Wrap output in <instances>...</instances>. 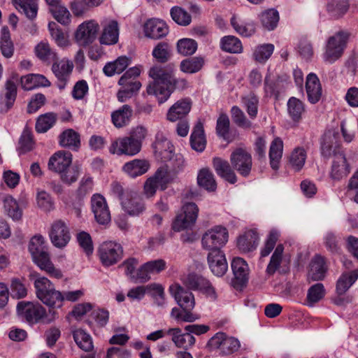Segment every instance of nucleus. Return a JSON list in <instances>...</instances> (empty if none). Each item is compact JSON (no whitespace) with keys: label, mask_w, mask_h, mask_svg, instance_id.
Returning <instances> with one entry per match:
<instances>
[{"label":"nucleus","mask_w":358,"mask_h":358,"mask_svg":"<svg viewBox=\"0 0 358 358\" xmlns=\"http://www.w3.org/2000/svg\"><path fill=\"white\" fill-rule=\"evenodd\" d=\"M30 252L34 262L41 269L49 274L50 277L59 279L62 277L60 270L56 268L50 259L46 251L45 239L41 235H36L31 238L29 244Z\"/></svg>","instance_id":"obj_4"},{"label":"nucleus","mask_w":358,"mask_h":358,"mask_svg":"<svg viewBox=\"0 0 358 358\" xmlns=\"http://www.w3.org/2000/svg\"><path fill=\"white\" fill-rule=\"evenodd\" d=\"M190 144L193 150L201 152L205 150L206 140L203 124L198 122L194 127L190 136Z\"/></svg>","instance_id":"obj_40"},{"label":"nucleus","mask_w":358,"mask_h":358,"mask_svg":"<svg viewBox=\"0 0 358 358\" xmlns=\"http://www.w3.org/2000/svg\"><path fill=\"white\" fill-rule=\"evenodd\" d=\"M231 269L234 280L231 282L234 287L239 289L245 286L248 280L249 268L247 262L241 257H235L231 262Z\"/></svg>","instance_id":"obj_18"},{"label":"nucleus","mask_w":358,"mask_h":358,"mask_svg":"<svg viewBox=\"0 0 358 358\" xmlns=\"http://www.w3.org/2000/svg\"><path fill=\"white\" fill-rule=\"evenodd\" d=\"M108 150L112 155L134 156L137 155L141 148L128 136L113 140Z\"/></svg>","instance_id":"obj_13"},{"label":"nucleus","mask_w":358,"mask_h":358,"mask_svg":"<svg viewBox=\"0 0 358 358\" xmlns=\"http://www.w3.org/2000/svg\"><path fill=\"white\" fill-rule=\"evenodd\" d=\"M48 28L52 38L58 46L65 48L69 45V41L67 36L59 29L58 25L55 22H50Z\"/></svg>","instance_id":"obj_60"},{"label":"nucleus","mask_w":358,"mask_h":358,"mask_svg":"<svg viewBox=\"0 0 358 358\" xmlns=\"http://www.w3.org/2000/svg\"><path fill=\"white\" fill-rule=\"evenodd\" d=\"M121 204L124 210L131 216H138L145 210L141 199L134 192H126V195L122 198Z\"/></svg>","instance_id":"obj_23"},{"label":"nucleus","mask_w":358,"mask_h":358,"mask_svg":"<svg viewBox=\"0 0 358 358\" xmlns=\"http://www.w3.org/2000/svg\"><path fill=\"white\" fill-rule=\"evenodd\" d=\"M275 47L271 43H264L255 47L253 51L254 59L261 64H264L273 53Z\"/></svg>","instance_id":"obj_55"},{"label":"nucleus","mask_w":358,"mask_h":358,"mask_svg":"<svg viewBox=\"0 0 358 358\" xmlns=\"http://www.w3.org/2000/svg\"><path fill=\"white\" fill-rule=\"evenodd\" d=\"M148 168L149 164L147 161L136 159L127 162L123 166V170L130 177L136 178L146 173Z\"/></svg>","instance_id":"obj_41"},{"label":"nucleus","mask_w":358,"mask_h":358,"mask_svg":"<svg viewBox=\"0 0 358 358\" xmlns=\"http://www.w3.org/2000/svg\"><path fill=\"white\" fill-rule=\"evenodd\" d=\"M166 268V262L163 259L149 261L143 264L137 270V278L141 282L148 281L152 275H156L165 270Z\"/></svg>","instance_id":"obj_22"},{"label":"nucleus","mask_w":358,"mask_h":358,"mask_svg":"<svg viewBox=\"0 0 358 358\" xmlns=\"http://www.w3.org/2000/svg\"><path fill=\"white\" fill-rule=\"evenodd\" d=\"M57 120V115L47 113L41 115L36 120L35 129L38 133H45L53 127Z\"/></svg>","instance_id":"obj_53"},{"label":"nucleus","mask_w":358,"mask_h":358,"mask_svg":"<svg viewBox=\"0 0 358 358\" xmlns=\"http://www.w3.org/2000/svg\"><path fill=\"white\" fill-rule=\"evenodd\" d=\"M131 64V58L127 56H120L113 62H107L103 68V73L111 77L115 74H120Z\"/></svg>","instance_id":"obj_32"},{"label":"nucleus","mask_w":358,"mask_h":358,"mask_svg":"<svg viewBox=\"0 0 358 358\" xmlns=\"http://www.w3.org/2000/svg\"><path fill=\"white\" fill-rule=\"evenodd\" d=\"M91 208L96 221L100 224H106L110 221V213L106 199L100 194L91 197Z\"/></svg>","instance_id":"obj_15"},{"label":"nucleus","mask_w":358,"mask_h":358,"mask_svg":"<svg viewBox=\"0 0 358 358\" xmlns=\"http://www.w3.org/2000/svg\"><path fill=\"white\" fill-rule=\"evenodd\" d=\"M99 26L94 20H89L80 24L76 30L75 38L81 45L92 43L96 38Z\"/></svg>","instance_id":"obj_16"},{"label":"nucleus","mask_w":358,"mask_h":358,"mask_svg":"<svg viewBox=\"0 0 358 358\" xmlns=\"http://www.w3.org/2000/svg\"><path fill=\"white\" fill-rule=\"evenodd\" d=\"M220 48L227 52L239 54L243 52L241 41L234 36H225L220 40Z\"/></svg>","instance_id":"obj_47"},{"label":"nucleus","mask_w":358,"mask_h":358,"mask_svg":"<svg viewBox=\"0 0 358 358\" xmlns=\"http://www.w3.org/2000/svg\"><path fill=\"white\" fill-rule=\"evenodd\" d=\"M232 167L243 177L249 176L252 166V157L244 149L238 148L234 150L230 157Z\"/></svg>","instance_id":"obj_14"},{"label":"nucleus","mask_w":358,"mask_h":358,"mask_svg":"<svg viewBox=\"0 0 358 358\" xmlns=\"http://www.w3.org/2000/svg\"><path fill=\"white\" fill-rule=\"evenodd\" d=\"M36 56L43 62H50L57 58L56 53L51 50L48 43L41 42L35 48Z\"/></svg>","instance_id":"obj_61"},{"label":"nucleus","mask_w":358,"mask_h":358,"mask_svg":"<svg viewBox=\"0 0 358 358\" xmlns=\"http://www.w3.org/2000/svg\"><path fill=\"white\" fill-rule=\"evenodd\" d=\"M327 271L324 258L321 255H315L311 260L308 278L314 281L322 280L324 278Z\"/></svg>","instance_id":"obj_35"},{"label":"nucleus","mask_w":358,"mask_h":358,"mask_svg":"<svg viewBox=\"0 0 358 358\" xmlns=\"http://www.w3.org/2000/svg\"><path fill=\"white\" fill-rule=\"evenodd\" d=\"M169 292L182 310H192L195 306L194 295L189 290L178 285L169 287Z\"/></svg>","instance_id":"obj_19"},{"label":"nucleus","mask_w":358,"mask_h":358,"mask_svg":"<svg viewBox=\"0 0 358 358\" xmlns=\"http://www.w3.org/2000/svg\"><path fill=\"white\" fill-rule=\"evenodd\" d=\"M349 37L350 33L342 30L336 32L327 38L322 55L325 63L332 64L341 58L347 46Z\"/></svg>","instance_id":"obj_6"},{"label":"nucleus","mask_w":358,"mask_h":358,"mask_svg":"<svg viewBox=\"0 0 358 358\" xmlns=\"http://www.w3.org/2000/svg\"><path fill=\"white\" fill-rule=\"evenodd\" d=\"M348 7V0H331L327 5V10L331 17L338 19L346 13Z\"/></svg>","instance_id":"obj_46"},{"label":"nucleus","mask_w":358,"mask_h":358,"mask_svg":"<svg viewBox=\"0 0 358 358\" xmlns=\"http://www.w3.org/2000/svg\"><path fill=\"white\" fill-rule=\"evenodd\" d=\"M199 208L194 203H185L172 224L173 230L181 231L191 229L196 223Z\"/></svg>","instance_id":"obj_7"},{"label":"nucleus","mask_w":358,"mask_h":358,"mask_svg":"<svg viewBox=\"0 0 358 358\" xmlns=\"http://www.w3.org/2000/svg\"><path fill=\"white\" fill-rule=\"evenodd\" d=\"M97 252L101 264L104 266H110L122 259L124 250L120 243L106 241L100 244Z\"/></svg>","instance_id":"obj_8"},{"label":"nucleus","mask_w":358,"mask_h":358,"mask_svg":"<svg viewBox=\"0 0 358 358\" xmlns=\"http://www.w3.org/2000/svg\"><path fill=\"white\" fill-rule=\"evenodd\" d=\"M259 239L258 234L255 230H248L238 237L236 245L241 252H250L256 250Z\"/></svg>","instance_id":"obj_28"},{"label":"nucleus","mask_w":358,"mask_h":358,"mask_svg":"<svg viewBox=\"0 0 358 358\" xmlns=\"http://www.w3.org/2000/svg\"><path fill=\"white\" fill-rule=\"evenodd\" d=\"M287 112L291 119L294 122H299L305 112L303 103L296 97L289 99L287 103Z\"/></svg>","instance_id":"obj_51"},{"label":"nucleus","mask_w":358,"mask_h":358,"mask_svg":"<svg viewBox=\"0 0 358 358\" xmlns=\"http://www.w3.org/2000/svg\"><path fill=\"white\" fill-rule=\"evenodd\" d=\"M73 336L75 342L78 347L85 352H90L93 349V342L92 337L85 331L79 329L73 332Z\"/></svg>","instance_id":"obj_56"},{"label":"nucleus","mask_w":358,"mask_h":358,"mask_svg":"<svg viewBox=\"0 0 358 358\" xmlns=\"http://www.w3.org/2000/svg\"><path fill=\"white\" fill-rule=\"evenodd\" d=\"M21 85L24 90H31L40 87H49L50 82L43 75L29 74L20 79Z\"/></svg>","instance_id":"obj_36"},{"label":"nucleus","mask_w":358,"mask_h":358,"mask_svg":"<svg viewBox=\"0 0 358 358\" xmlns=\"http://www.w3.org/2000/svg\"><path fill=\"white\" fill-rule=\"evenodd\" d=\"M306 159V152L303 148H296L290 155L289 164L296 171H300L304 166Z\"/></svg>","instance_id":"obj_63"},{"label":"nucleus","mask_w":358,"mask_h":358,"mask_svg":"<svg viewBox=\"0 0 358 358\" xmlns=\"http://www.w3.org/2000/svg\"><path fill=\"white\" fill-rule=\"evenodd\" d=\"M102 32L99 42L103 45H114L117 43L119 38V27L117 21L106 20L102 22Z\"/></svg>","instance_id":"obj_26"},{"label":"nucleus","mask_w":358,"mask_h":358,"mask_svg":"<svg viewBox=\"0 0 358 358\" xmlns=\"http://www.w3.org/2000/svg\"><path fill=\"white\" fill-rule=\"evenodd\" d=\"M242 106L245 109L250 118L254 120L257 117L259 107V98L254 92H249L241 98Z\"/></svg>","instance_id":"obj_42"},{"label":"nucleus","mask_w":358,"mask_h":358,"mask_svg":"<svg viewBox=\"0 0 358 358\" xmlns=\"http://www.w3.org/2000/svg\"><path fill=\"white\" fill-rule=\"evenodd\" d=\"M15 78L13 76L6 80L3 87L0 90V113H6L10 110L16 100L17 87Z\"/></svg>","instance_id":"obj_11"},{"label":"nucleus","mask_w":358,"mask_h":358,"mask_svg":"<svg viewBox=\"0 0 358 358\" xmlns=\"http://www.w3.org/2000/svg\"><path fill=\"white\" fill-rule=\"evenodd\" d=\"M143 33L147 38L157 40L168 34L169 27L164 21L151 18L144 23Z\"/></svg>","instance_id":"obj_20"},{"label":"nucleus","mask_w":358,"mask_h":358,"mask_svg":"<svg viewBox=\"0 0 358 358\" xmlns=\"http://www.w3.org/2000/svg\"><path fill=\"white\" fill-rule=\"evenodd\" d=\"M49 236L52 245L57 248L66 247L71 239L69 229L61 220H56L52 224Z\"/></svg>","instance_id":"obj_12"},{"label":"nucleus","mask_w":358,"mask_h":358,"mask_svg":"<svg viewBox=\"0 0 358 358\" xmlns=\"http://www.w3.org/2000/svg\"><path fill=\"white\" fill-rule=\"evenodd\" d=\"M163 162H166L165 166L161 167L158 171H162L169 178H171L172 182L177 174L182 171L185 168V163L183 156L180 153L173 152Z\"/></svg>","instance_id":"obj_21"},{"label":"nucleus","mask_w":358,"mask_h":358,"mask_svg":"<svg viewBox=\"0 0 358 358\" xmlns=\"http://www.w3.org/2000/svg\"><path fill=\"white\" fill-rule=\"evenodd\" d=\"M192 101L190 99L185 98L178 100L168 110L166 118L170 122H176L182 120L190 111Z\"/></svg>","instance_id":"obj_27"},{"label":"nucleus","mask_w":358,"mask_h":358,"mask_svg":"<svg viewBox=\"0 0 358 358\" xmlns=\"http://www.w3.org/2000/svg\"><path fill=\"white\" fill-rule=\"evenodd\" d=\"M73 69V62L65 58L53 63L52 71L58 80L57 86L60 90L65 88Z\"/></svg>","instance_id":"obj_17"},{"label":"nucleus","mask_w":358,"mask_h":358,"mask_svg":"<svg viewBox=\"0 0 358 358\" xmlns=\"http://www.w3.org/2000/svg\"><path fill=\"white\" fill-rule=\"evenodd\" d=\"M141 73L138 67H131L120 78L118 84L122 87L132 88L133 90H138L141 87V83L137 78Z\"/></svg>","instance_id":"obj_38"},{"label":"nucleus","mask_w":358,"mask_h":358,"mask_svg":"<svg viewBox=\"0 0 358 358\" xmlns=\"http://www.w3.org/2000/svg\"><path fill=\"white\" fill-rule=\"evenodd\" d=\"M208 263L212 273L218 277L222 276L228 269L224 253L221 250H215L208 255Z\"/></svg>","instance_id":"obj_24"},{"label":"nucleus","mask_w":358,"mask_h":358,"mask_svg":"<svg viewBox=\"0 0 358 358\" xmlns=\"http://www.w3.org/2000/svg\"><path fill=\"white\" fill-rule=\"evenodd\" d=\"M325 289L323 284L318 282L312 285L308 290L307 301L310 305L320 301L325 296Z\"/></svg>","instance_id":"obj_64"},{"label":"nucleus","mask_w":358,"mask_h":358,"mask_svg":"<svg viewBox=\"0 0 358 358\" xmlns=\"http://www.w3.org/2000/svg\"><path fill=\"white\" fill-rule=\"evenodd\" d=\"M229 233L227 228L217 225L207 230L202 236V247L210 252L220 250L227 243Z\"/></svg>","instance_id":"obj_9"},{"label":"nucleus","mask_w":358,"mask_h":358,"mask_svg":"<svg viewBox=\"0 0 358 358\" xmlns=\"http://www.w3.org/2000/svg\"><path fill=\"white\" fill-rule=\"evenodd\" d=\"M284 246L282 244H278L272 254L269 263L266 267V272L268 275H273L279 268L282 261Z\"/></svg>","instance_id":"obj_57"},{"label":"nucleus","mask_w":358,"mask_h":358,"mask_svg":"<svg viewBox=\"0 0 358 358\" xmlns=\"http://www.w3.org/2000/svg\"><path fill=\"white\" fill-rule=\"evenodd\" d=\"M170 182H171V178H169L162 171L157 170L154 177L148 179L145 182L144 185L145 194L148 197L152 196L158 187L164 190Z\"/></svg>","instance_id":"obj_25"},{"label":"nucleus","mask_w":358,"mask_h":358,"mask_svg":"<svg viewBox=\"0 0 358 358\" xmlns=\"http://www.w3.org/2000/svg\"><path fill=\"white\" fill-rule=\"evenodd\" d=\"M109 320V313L104 309L93 310L88 320L89 325L94 329L105 327Z\"/></svg>","instance_id":"obj_52"},{"label":"nucleus","mask_w":358,"mask_h":358,"mask_svg":"<svg viewBox=\"0 0 358 358\" xmlns=\"http://www.w3.org/2000/svg\"><path fill=\"white\" fill-rule=\"evenodd\" d=\"M283 142L280 138H275L271 143L269 150L271 166L273 169H278L282 156Z\"/></svg>","instance_id":"obj_44"},{"label":"nucleus","mask_w":358,"mask_h":358,"mask_svg":"<svg viewBox=\"0 0 358 358\" xmlns=\"http://www.w3.org/2000/svg\"><path fill=\"white\" fill-rule=\"evenodd\" d=\"M36 296L45 306L52 308H59L63 306L64 296L56 290L53 284L47 278H37L34 282Z\"/></svg>","instance_id":"obj_5"},{"label":"nucleus","mask_w":358,"mask_h":358,"mask_svg":"<svg viewBox=\"0 0 358 358\" xmlns=\"http://www.w3.org/2000/svg\"><path fill=\"white\" fill-rule=\"evenodd\" d=\"M197 182L200 187L209 192H213L217 188V183L214 175L208 169H203L199 172Z\"/></svg>","instance_id":"obj_49"},{"label":"nucleus","mask_w":358,"mask_h":358,"mask_svg":"<svg viewBox=\"0 0 358 358\" xmlns=\"http://www.w3.org/2000/svg\"><path fill=\"white\" fill-rule=\"evenodd\" d=\"M306 88L308 101L311 103L318 102L322 96V87L316 74L310 73L307 76Z\"/></svg>","instance_id":"obj_30"},{"label":"nucleus","mask_w":358,"mask_h":358,"mask_svg":"<svg viewBox=\"0 0 358 358\" xmlns=\"http://www.w3.org/2000/svg\"><path fill=\"white\" fill-rule=\"evenodd\" d=\"M149 76L153 81L148 85L147 92L155 95L160 104L166 101L175 90L182 91L188 87L186 79L177 78L173 71L166 68L153 66Z\"/></svg>","instance_id":"obj_1"},{"label":"nucleus","mask_w":358,"mask_h":358,"mask_svg":"<svg viewBox=\"0 0 358 358\" xmlns=\"http://www.w3.org/2000/svg\"><path fill=\"white\" fill-rule=\"evenodd\" d=\"M133 115L131 107L127 104L123 105L111 113V121L116 128H122L131 122Z\"/></svg>","instance_id":"obj_31"},{"label":"nucleus","mask_w":358,"mask_h":358,"mask_svg":"<svg viewBox=\"0 0 358 358\" xmlns=\"http://www.w3.org/2000/svg\"><path fill=\"white\" fill-rule=\"evenodd\" d=\"M167 334L172 336V341L178 348L187 350L195 343V338L191 334H182L179 328L169 329Z\"/></svg>","instance_id":"obj_34"},{"label":"nucleus","mask_w":358,"mask_h":358,"mask_svg":"<svg viewBox=\"0 0 358 358\" xmlns=\"http://www.w3.org/2000/svg\"><path fill=\"white\" fill-rule=\"evenodd\" d=\"M337 136V133L328 131L324 135L321 145V152L324 157H329L334 154L330 176L334 180H339L346 177L350 171L345 154L336 151L338 147Z\"/></svg>","instance_id":"obj_2"},{"label":"nucleus","mask_w":358,"mask_h":358,"mask_svg":"<svg viewBox=\"0 0 358 358\" xmlns=\"http://www.w3.org/2000/svg\"><path fill=\"white\" fill-rule=\"evenodd\" d=\"M3 208L7 215L13 220H19L22 215L17 201L10 196H6L3 199Z\"/></svg>","instance_id":"obj_58"},{"label":"nucleus","mask_w":358,"mask_h":358,"mask_svg":"<svg viewBox=\"0 0 358 358\" xmlns=\"http://www.w3.org/2000/svg\"><path fill=\"white\" fill-rule=\"evenodd\" d=\"M59 144L62 147L78 150L80 145V135L72 129H66L59 135Z\"/></svg>","instance_id":"obj_43"},{"label":"nucleus","mask_w":358,"mask_h":358,"mask_svg":"<svg viewBox=\"0 0 358 358\" xmlns=\"http://www.w3.org/2000/svg\"><path fill=\"white\" fill-rule=\"evenodd\" d=\"M213 164L216 173L221 178L231 184L236 182V176L227 161L215 157L213 160Z\"/></svg>","instance_id":"obj_33"},{"label":"nucleus","mask_w":358,"mask_h":358,"mask_svg":"<svg viewBox=\"0 0 358 358\" xmlns=\"http://www.w3.org/2000/svg\"><path fill=\"white\" fill-rule=\"evenodd\" d=\"M231 115L233 122L239 127L243 129H250L252 127V122L238 106H234L231 107Z\"/></svg>","instance_id":"obj_62"},{"label":"nucleus","mask_w":358,"mask_h":358,"mask_svg":"<svg viewBox=\"0 0 358 358\" xmlns=\"http://www.w3.org/2000/svg\"><path fill=\"white\" fill-rule=\"evenodd\" d=\"M358 279V270L344 272L336 282V292L339 295L345 294Z\"/></svg>","instance_id":"obj_39"},{"label":"nucleus","mask_w":358,"mask_h":358,"mask_svg":"<svg viewBox=\"0 0 358 358\" xmlns=\"http://www.w3.org/2000/svg\"><path fill=\"white\" fill-rule=\"evenodd\" d=\"M203 64V58L194 57L182 60L180 62V69L184 73H194L201 69Z\"/></svg>","instance_id":"obj_59"},{"label":"nucleus","mask_w":358,"mask_h":358,"mask_svg":"<svg viewBox=\"0 0 358 358\" xmlns=\"http://www.w3.org/2000/svg\"><path fill=\"white\" fill-rule=\"evenodd\" d=\"M230 22L236 33L241 36L250 37L256 31L255 24L252 21H244L237 16L233 15Z\"/></svg>","instance_id":"obj_37"},{"label":"nucleus","mask_w":358,"mask_h":358,"mask_svg":"<svg viewBox=\"0 0 358 358\" xmlns=\"http://www.w3.org/2000/svg\"><path fill=\"white\" fill-rule=\"evenodd\" d=\"M262 26L267 30H273L279 21V13L275 9H268L259 15Z\"/></svg>","instance_id":"obj_48"},{"label":"nucleus","mask_w":358,"mask_h":358,"mask_svg":"<svg viewBox=\"0 0 358 358\" xmlns=\"http://www.w3.org/2000/svg\"><path fill=\"white\" fill-rule=\"evenodd\" d=\"M0 49L3 57L10 58L13 55L14 45L7 27H3L0 32Z\"/></svg>","instance_id":"obj_45"},{"label":"nucleus","mask_w":358,"mask_h":358,"mask_svg":"<svg viewBox=\"0 0 358 358\" xmlns=\"http://www.w3.org/2000/svg\"><path fill=\"white\" fill-rule=\"evenodd\" d=\"M18 314L29 324L38 322L46 314L45 309L39 303L20 301L17 303Z\"/></svg>","instance_id":"obj_10"},{"label":"nucleus","mask_w":358,"mask_h":358,"mask_svg":"<svg viewBox=\"0 0 358 358\" xmlns=\"http://www.w3.org/2000/svg\"><path fill=\"white\" fill-rule=\"evenodd\" d=\"M285 88V81L277 78L271 79L270 76H266L264 81V92L267 96H278Z\"/></svg>","instance_id":"obj_50"},{"label":"nucleus","mask_w":358,"mask_h":358,"mask_svg":"<svg viewBox=\"0 0 358 358\" xmlns=\"http://www.w3.org/2000/svg\"><path fill=\"white\" fill-rule=\"evenodd\" d=\"M20 11L30 20L34 19L38 13L37 0H14Z\"/></svg>","instance_id":"obj_54"},{"label":"nucleus","mask_w":358,"mask_h":358,"mask_svg":"<svg viewBox=\"0 0 358 358\" xmlns=\"http://www.w3.org/2000/svg\"><path fill=\"white\" fill-rule=\"evenodd\" d=\"M155 157L162 162L174 152V146L162 134H157L153 143Z\"/></svg>","instance_id":"obj_29"},{"label":"nucleus","mask_w":358,"mask_h":358,"mask_svg":"<svg viewBox=\"0 0 358 358\" xmlns=\"http://www.w3.org/2000/svg\"><path fill=\"white\" fill-rule=\"evenodd\" d=\"M71 164V153L60 150L50 158L48 166L50 170L60 174L64 182L70 185L77 180L80 171V166L74 165L70 167Z\"/></svg>","instance_id":"obj_3"}]
</instances>
